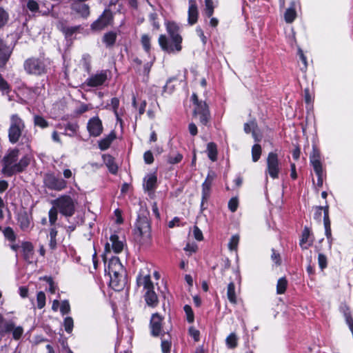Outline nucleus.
Wrapping results in <instances>:
<instances>
[{
    "mask_svg": "<svg viewBox=\"0 0 353 353\" xmlns=\"http://www.w3.org/2000/svg\"><path fill=\"white\" fill-rule=\"evenodd\" d=\"M21 2H25L26 4L23 5V9L27 12H30L32 16H35L37 13L40 12L39 4L36 0H21Z\"/></svg>",
    "mask_w": 353,
    "mask_h": 353,
    "instance_id": "nucleus-28",
    "label": "nucleus"
},
{
    "mask_svg": "<svg viewBox=\"0 0 353 353\" xmlns=\"http://www.w3.org/2000/svg\"><path fill=\"white\" fill-rule=\"evenodd\" d=\"M60 312L62 315L68 314L70 312V305L68 300H63L60 305Z\"/></svg>",
    "mask_w": 353,
    "mask_h": 353,
    "instance_id": "nucleus-61",
    "label": "nucleus"
},
{
    "mask_svg": "<svg viewBox=\"0 0 353 353\" xmlns=\"http://www.w3.org/2000/svg\"><path fill=\"white\" fill-rule=\"evenodd\" d=\"M149 21L151 22L153 28L155 30H159L160 28V24L159 22L158 14L156 12H152L149 14Z\"/></svg>",
    "mask_w": 353,
    "mask_h": 353,
    "instance_id": "nucleus-59",
    "label": "nucleus"
},
{
    "mask_svg": "<svg viewBox=\"0 0 353 353\" xmlns=\"http://www.w3.org/2000/svg\"><path fill=\"white\" fill-rule=\"evenodd\" d=\"M314 238L310 228L305 226L301 234L299 245L302 250H307L313 245Z\"/></svg>",
    "mask_w": 353,
    "mask_h": 353,
    "instance_id": "nucleus-19",
    "label": "nucleus"
},
{
    "mask_svg": "<svg viewBox=\"0 0 353 353\" xmlns=\"http://www.w3.org/2000/svg\"><path fill=\"white\" fill-rule=\"evenodd\" d=\"M205 8L203 10V16L205 18L211 17L214 12L213 0H204Z\"/></svg>",
    "mask_w": 353,
    "mask_h": 353,
    "instance_id": "nucleus-39",
    "label": "nucleus"
},
{
    "mask_svg": "<svg viewBox=\"0 0 353 353\" xmlns=\"http://www.w3.org/2000/svg\"><path fill=\"white\" fill-rule=\"evenodd\" d=\"M110 276L109 286L116 292L122 291L128 283L127 273Z\"/></svg>",
    "mask_w": 353,
    "mask_h": 353,
    "instance_id": "nucleus-18",
    "label": "nucleus"
},
{
    "mask_svg": "<svg viewBox=\"0 0 353 353\" xmlns=\"http://www.w3.org/2000/svg\"><path fill=\"white\" fill-rule=\"evenodd\" d=\"M40 280L45 281L49 284L48 291L50 294H54L57 289V285L55 284L52 276H44L40 278Z\"/></svg>",
    "mask_w": 353,
    "mask_h": 353,
    "instance_id": "nucleus-50",
    "label": "nucleus"
},
{
    "mask_svg": "<svg viewBox=\"0 0 353 353\" xmlns=\"http://www.w3.org/2000/svg\"><path fill=\"white\" fill-rule=\"evenodd\" d=\"M14 327V322L12 321H6L3 316L0 314V335L4 336L10 333L11 330Z\"/></svg>",
    "mask_w": 353,
    "mask_h": 353,
    "instance_id": "nucleus-31",
    "label": "nucleus"
},
{
    "mask_svg": "<svg viewBox=\"0 0 353 353\" xmlns=\"http://www.w3.org/2000/svg\"><path fill=\"white\" fill-rule=\"evenodd\" d=\"M110 241L112 243V248L114 252L118 254L122 252L123 250V243L122 241L119 240V237L117 234L114 233L111 234Z\"/></svg>",
    "mask_w": 353,
    "mask_h": 353,
    "instance_id": "nucleus-32",
    "label": "nucleus"
},
{
    "mask_svg": "<svg viewBox=\"0 0 353 353\" xmlns=\"http://www.w3.org/2000/svg\"><path fill=\"white\" fill-rule=\"evenodd\" d=\"M310 161L314 169L323 168L321 162L320 151L316 147H313L312 148V152L310 157Z\"/></svg>",
    "mask_w": 353,
    "mask_h": 353,
    "instance_id": "nucleus-30",
    "label": "nucleus"
},
{
    "mask_svg": "<svg viewBox=\"0 0 353 353\" xmlns=\"http://www.w3.org/2000/svg\"><path fill=\"white\" fill-rule=\"evenodd\" d=\"M117 39V32L110 30L103 34L101 41L107 48H112L115 45Z\"/></svg>",
    "mask_w": 353,
    "mask_h": 353,
    "instance_id": "nucleus-26",
    "label": "nucleus"
},
{
    "mask_svg": "<svg viewBox=\"0 0 353 353\" xmlns=\"http://www.w3.org/2000/svg\"><path fill=\"white\" fill-rule=\"evenodd\" d=\"M225 343L228 348L234 349L238 346V337L234 332L230 333L225 339Z\"/></svg>",
    "mask_w": 353,
    "mask_h": 353,
    "instance_id": "nucleus-42",
    "label": "nucleus"
},
{
    "mask_svg": "<svg viewBox=\"0 0 353 353\" xmlns=\"http://www.w3.org/2000/svg\"><path fill=\"white\" fill-rule=\"evenodd\" d=\"M190 336H192L194 341L198 342L200 340V332L194 327H190L188 330Z\"/></svg>",
    "mask_w": 353,
    "mask_h": 353,
    "instance_id": "nucleus-64",
    "label": "nucleus"
},
{
    "mask_svg": "<svg viewBox=\"0 0 353 353\" xmlns=\"http://www.w3.org/2000/svg\"><path fill=\"white\" fill-rule=\"evenodd\" d=\"M207 153L208 158L212 161L214 162L217 160V145L214 142H210L207 144Z\"/></svg>",
    "mask_w": 353,
    "mask_h": 353,
    "instance_id": "nucleus-34",
    "label": "nucleus"
},
{
    "mask_svg": "<svg viewBox=\"0 0 353 353\" xmlns=\"http://www.w3.org/2000/svg\"><path fill=\"white\" fill-rule=\"evenodd\" d=\"M111 76L109 70H101L95 74H91L84 82V85L90 88H97L105 84Z\"/></svg>",
    "mask_w": 353,
    "mask_h": 353,
    "instance_id": "nucleus-11",
    "label": "nucleus"
},
{
    "mask_svg": "<svg viewBox=\"0 0 353 353\" xmlns=\"http://www.w3.org/2000/svg\"><path fill=\"white\" fill-rule=\"evenodd\" d=\"M141 43L142 45V47L144 50V51L150 54L151 51V38L147 34H143L141 35Z\"/></svg>",
    "mask_w": 353,
    "mask_h": 353,
    "instance_id": "nucleus-41",
    "label": "nucleus"
},
{
    "mask_svg": "<svg viewBox=\"0 0 353 353\" xmlns=\"http://www.w3.org/2000/svg\"><path fill=\"white\" fill-rule=\"evenodd\" d=\"M119 104H120V101L117 97L112 98V99H111L112 109L118 119H119L118 109L119 107Z\"/></svg>",
    "mask_w": 353,
    "mask_h": 353,
    "instance_id": "nucleus-63",
    "label": "nucleus"
},
{
    "mask_svg": "<svg viewBox=\"0 0 353 353\" xmlns=\"http://www.w3.org/2000/svg\"><path fill=\"white\" fill-rule=\"evenodd\" d=\"M163 317L159 313H154L152 315L150 321V334L154 337H164L167 332L163 330Z\"/></svg>",
    "mask_w": 353,
    "mask_h": 353,
    "instance_id": "nucleus-13",
    "label": "nucleus"
},
{
    "mask_svg": "<svg viewBox=\"0 0 353 353\" xmlns=\"http://www.w3.org/2000/svg\"><path fill=\"white\" fill-rule=\"evenodd\" d=\"M258 128V124L255 119L250 120L248 123H245L243 125V130L246 134H250L254 130Z\"/></svg>",
    "mask_w": 353,
    "mask_h": 353,
    "instance_id": "nucleus-51",
    "label": "nucleus"
},
{
    "mask_svg": "<svg viewBox=\"0 0 353 353\" xmlns=\"http://www.w3.org/2000/svg\"><path fill=\"white\" fill-rule=\"evenodd\" d=\"M17 221L21 230H27L30 224V219L27 212L24 211L18 214Z\"/></svg>",
    "mask_w": 353,
    "mask_h": 353,
    "instance_id": "nucleus-33",
    "label": "nucleus"
},
{
    "mask_svg": "<svg viewBox=\"0 0 353 353\" xmlns=\"http://www.w3.org/2000/svg\"><path fill=\"white\" fill-rule=\"evenodd\" d=\"M26 128L25 122L17 114H12L10 124L8 128V139L12 144L17 143Z\"/></svg>",
    "mask_w": 353,
    "mask_h": 353,
    "instance_id": "nucleus-5",
    "label": "nucleus"
},
{
    "mask_svg": "<svg viewBox=\"0 0 353 353\" xmlns=\"http://www.w3.org/2000/svg\"><path fill=\"white\" fill-rule=\"evenodd\" d=\"M71 9L84 19H86L90 14L89 6L78 0H74L71 4Z\"/></svg>",
    "mask_w": 353,
    "mask_h": 353,
    "instance_id": "nucleus-22",
    "label": "nucleus"
},
{
    "mask_svg": "<svg viewBox=\"0 0 353 353\" xmlns=\"http://www.w3.org/2000/svg\"><path fill=\"white\" fill-rule=\"evenodd\" d=\"M227 297L230 303L233 305L237 304V299L235 292V284L234 282H230L227 288Z\"/></svg>",
    "mask_w": 353,
    "mask_h": 353,
    "instance_id": "nucleus-35",
    "label": "nucleus"
},
{
    "mask_svg": "<svg viewBox=\"0 0 353 353\" xmlns=\"http://www.w3.org/2000/svg\"><path fill=\"white\" fill-rule=\"evenodd\" d=\"M21 249L24 261L28 263H32L34 255L33 244L30 241H23L21 243Z\"/></svg>",
    "mask_w": 353,
    "mask_h": 353,
    "instance_id": "nucleus-21",
    "label": "nucleus"
},
{
    "mask_svg": "<svg viewBox=\"0 0 353 353\" xmlns=\"http://www.w3.org/2000/svg\"><path fill=\"white\" fill-rule=\"evenodd\" d=\"M86 128L89 135L92 137H99L103 131L102 121L98 116L90 118Z\"/></svg>",
    "mask_w": 353,
    "mask_h": 353,
    "instance_id": "nucleus-15",
    "label": "nucleus"
},
{
    "mask_svg": "<svg viewBox=\"0 0 353 353\" xmlns=\"http://www.w3.org/2000/svg\"><path fill=\"white\" fill-rule=\"evenodd\" d=\"M183 310L186 314V320L189 323H192L194 321V314L192 307L190 305H185Z\"/></svg>",
    "mask_w": 353,
    "mask_h": 353,
    "instance_id": "nucleus-54",
    "label": "nucleus"
},
{
    "mask_svg": "<svg viewBox=\"0 0 353 353\" xmlns=\"http://www.w3.org/2000/svg\"><path fill=\"white\" fill-rule=\"evenodd\" d=\"M79 128V126L77 123L68 122L65 125V132H63V134L69 137H74L77 134Z\"/></svg>",
    "mask_w": 353,
    "mask_h": 353,
    "instance_id": "nucleus-38",
    "label": "nucleus"
},
{
    "mask_svg": "<svg viewBox=\"0 0 353 353\" xmlns=\"http://www.w3.org/2000/svg\"><path fill=\"white\" fill-rule=\"evenodd\" d=\"M315 251L319 252L318 254V264L319 267L321 269V270L323 271L325 268L327 267V256L321 253V248L319 246H315Z\"/></svg>",
    "mask_w": 353,
    "mask_h": 353,
    "instance_id": "nucleus-37",
    "label": "nucleus"
},
{
    "mask_svg": "<svg viewBox=\"0 0 353 353\" xmlns=\"http://www.w3.org/2000/svg\"><path fill=\"white\" fill-rule=\"evenodd\" d=\"M10 19L8 12L0 6V30L6 26Z\"/></svg>",
    "mask_w": 353,
    "mask_h": 353,
    "instance_id": "nucleus-46",
    "label": "nucleus"
},
{
    "mask_svg": "<svg viewBox=\"0 0 353 353\" xmlns=\"http://www.w3.org/2000/svg\"><path fill=\"white\" fill-rule=\"evenodd\" d=\"M288 285V281L285 276L279 279L276 283V293L278 294H283L286 292Z\"/></svg>",
    "mask_w": 353,
    "mask_h": 353,
    "instance_id": "nucleus-40",
    "label": "nucleus"
},
{
    "mask_svg": "<svg viewBox=\"0 0 353 353\" xmlns=\"http://www.w3.org/2000/svg\"><path fill=\"white\" fill-rule=\"evenodd\" d=\"M3 232L4 237L10 242H14L17 239V235L14 231V230L10 227H6L3 230H1Z\"/></svg>",
    "mask_w": 353,
    "mask_h": 353,
    "instance_id": "nucleus-43",
    "label": "nucleus"
},
{
    "mask_svg": "<svg viewBox=\"0 0 353 353\" xmlns=\"http://www.w3.org/2000/svg\"><path fill=\"white\" fill-rule=\"evenodd\" d=\"M149 214V212L147 210H140L138 213L134 224V235L145 239H151V221Z\"/></svg>",
    "mask_w": 353,
    "mask_h": 353,
    "instance_id": "nucleus-3",
    "label": "nucleus"
},
{
    "mask_svg": "<svg viewBox=\"0 0 353 353\" xmlns=\"http://www.w3.org/2000/svg\"><path fill=\"white\" fill-rule=\"evenodd\" d=\"M166 335L167 337H165V336L164 337L161 336V347L162 353H170L172 347L171 336L168 332Z\"/></svg>",
    "mask_w": 353,
    "mask_h": 353,
    "instance_id": "nucleus-36",
    "label": "nucleus"
},
{
    "mask_svg": "<svg viewBox=\"0 0 353 353\" xmlns=\"http://www.w3.org/2000/svg\"><path fill=\"white\" fill-rule=\"evenodd\" d=\"M137 285H143L145 290L144 299L146 304L151 307H156L159 304V298L154 290V284L150 274L143 276L139 274L137 278Z\"/></svg>",
    "mask_w": 353,
    "mask_h": 353,
    "instance_id": "nucleus-4",
    "label": "nucleus"
},
{
    "mask_svg": "<svg viewBox=\"0 0 353 353\" xmlns=\"http://www.w3.org/2000/svg\"><path fill=\"white\" fill-rule=\"evenodd\" d=\"M59 212L66 217H70L75 212V205L70 195L63 194L51 201Z\"/></svg>",
    "mask_w": 353,
    "mask_h": 353,
    "instance_id": "nucleus-6",
    "label": "nucleus"
},
{
    "mask_svg": "<svg viewBox=\"0 0 353 353\" xmlns=\"http://www.w3.org/2000/svg\"><path fill=\"white\" fill-rule=\"evenodd\" d=\"M63 327H64L65 331L67 333L70 334L72 332L73 327H74V321L71 316H67L64 319Z\"/></svg>",
    "mask_w": 353,
    "mask_h": 353,
    "instance_id": "nucleus-56",
    "label": "nucleus"
},
{
    "mask_svg": "<svg viewBox=\"0 0 353 353\" xmlns=\"http://www.w3.org/2000/svg\"><path fill=\"white\" fill-rule=\"evenodd\" d=\"M34 124L42 129L46 128L49 126V122L41 115H35L34 117Z\"/></svg>",
    "mask_w": 353,
    "mask_h": 353,
    "instance_id": "nucleus-47",
    "label": "nucleus"
},
{
    "mask_svg": "<svg viewBox=\"0 0 353 353\" xmlns=\"http://www.w3.org/2000/svg\"><path fill=\"white\" fill-rule=\"evenodd\" d=\"M267 172L273 179H278L280 172L278 154L271 152L267 158Z\"/></svg>",
    "mask_w": 353,
    "mask_h": 353,
    "instance_id": "nucleus-14",
    "label": "nucleus"
},
{
    "mask_svg": "<svg viewBox=\"0 0 353 353\" xmlns=\"http://www.w3.org/2000/svg\"><path fill=\"white\" fill-rule=\"evenodd\" d=\"M262 152L261 145L256 143L252 148V158L254 162L259 160Z\"/></svg>",
    "mask_w": 353,
    "mask_h": 353,
    "instance_id": "nucleus-49",
    "label": "nucleus"
},
{
    "mask_svg": "<svg viewBox=\"0 0 353 353\" xmlns=\"http://www.w3.org/2000/svg\"><path fill=\"white\" fill-rule=\"evenodd\" d=\"M44 185L50 190L61 191L67 188V181L57 176L54 172H48L43 177Z\"/></svg>",
    "mask_w": 353,
    "mask_h": 353,
    "instance_id": "nucleus-10",
    "label": "nucleus"
},
{
    "mask_svg": "<svg viewBox=\"0 0 353 353\" xmlns=\"http://www.w3.org/2000/svg\"><path fill=\"white\" fill-rule=\"evenodd\" d=\"M239 242V236L237 234L232 236L228 243V248L231 251L236 250Z\"/></svg>",
    "mask_w": 353,
    "mask_h": 353,
    "instance_id": "nucleus-58",
    "label": "nucleus"
},
{
    "mask_svg": "<svg viewBox=\"0 0 353 353\" xmlns=\"http://www.w3.org/2000/svg\"><path fill=\"white\" fill-rule=\"evenodd\" d=\"M102 157L109 172L112 174H116L118 172V165L115 163L114 158L110 154H103Z\"/></svg>",
    "mask_w": 353,
    "mask_h": 353,
    "instance_id": "nucleus-29",
    "label": "nucleus"
},
{
    "mask_svg": "<svg viewBox=\"0 0 353 353\" xmlns=\"http://www.w3.org/2000/svg\"><path fill=\"white\" fill-rule=\"evenodd\" d=\"M271 259L276 266H280L282 263L281 254L274 248L272 249Z\"/></svg>",
    "mask_w": 353,
    "mask_h": 353,
    "instance_id": "nucleus-60",
    "label": "nucleus"
},
{
    "mask_svg": "<svg viewBox=\"0 0 353 353\" xmlns=\"http://www.w3.org/2000/svg\"><path fill=\"white\" fill-rule=\"evenodd\" d=\"M183 154L179 152H177L175 155L169 154L167 157V162L171 165L177 164L183 160Z\"/></svg>",
    "mask_w": 353,
    "mask_h": 353,
    "instance_id": "nucleus-53",
    "label": "nucleus"
},
{
    "mask_svg": "<svg viewBox=\"0 0 353 353\" xmlns=\"http://www.w3.org/2000/svg\"><path fill=\"white\" fill-rule=\"evenodd\" d=\"M19 154L18 148L10 149L2 159L3 168L1 172L6 176H12V165L17 161Z\"/></svg>",
    "mask_w": 353,
    "mask_h": 353,
    "instance_id": "nucleus-9",
    "label": "nucleus"
},
{
    "mask_svg": "<svg viewBox=\"0 0 353 353\" xmlns=\"http://www.w3.org/2000/svg\"><path fill=\"white\" fill-rule=\"evenodd\" d=\"M30 163V157L29 155H24L21 158L18 163H15L12 165V176L24 172Z\"/></svg>",
    "mask_w": 353,
    "mask_h": 353,
    "instance_id": "nucleus-24",
    "label": "nucleus"
},
{
    "mask_svg": "<svg viewBox=\"0 0 353 353\" xmlns=\"http://www.w3.org/2000/svg\"><path fill=\"white\" fill-rule=\"evenodd\" d=\"M114 23V15L111 10L105 9L102 14L90 25L93 32H100Z\"/></svg>",
    "mask_w": 353,
    "mask_h": 353,
    "instance_id": "nucleus-7",
    "label": "nucleus"
},
{
    "mask_svg": "<svg viewBox=\"0 0 353 353\" xmlns=\"http://www.w3.org/2000/svg\"><path fill=\"white\" fill-rule=\"evenodd\" d=\"M57 28L64 34L65 38H70L81 29V26L68 27L63 21H58Z\"/></svg>",
    "mask_w": 353,
    "mask_h": 353,
    "instance_id": "nucleus-23",
    "label": "nucleus"
},
{
    "mask_svg": "<svg viewBox=\"0 0 353 353\" xmlns=\"http://www.w3.org/2000/svg\"><path fill=\"white\" fill-rule=\"evenodd\" d=\"M216 174L213 170H210L201 185V210H204L206 208L204 207L205 203H208L212 192V186Z\"/></svg>",
    "mask_w": 353,
    "mask_h": 353,
    "instance_id": "nucleus-8",
    "label": "nucleus"
},
{
    "mask_svg": "<svg viewBox=\"0 0 353 353\" xmlns=\"http://www.w3.org/2000/svg\"><path fill=\"white\" fill-rule=\"evenodd\" d=\"M239 206V200L236 197L231 198L228 201V208L232 212L237 210Z\"/></svg>",
    "mask_w": 353,
    "mask_h": 353,
    "instance_id": "nucleus-62",
    "label": "nucleus"
},
{
    "mask_svg": "<svg viewBox=\"0 0 353 353\" xmlns=\"http://www.w3.org/2000/svg\"><path fill=\"white\" fill-rule=\"evenodd\" d=\"M199 18V9L195 0L188 1V22L190 26L197 23Z\"/></svg>",
    "mask_w": 353,
    "mask_h": 353,
    "instance_id": "nucleus-20",
    "label": "nucleus"
},
{
    "mask_svg": "<svg viewBox=\"0 0 353 353\" xmlns=\"http://www.w3.org/2000/svg\"><path fill=\"white\" fill-rule=\"evenodd\" d=\"M193 116L199 117L201 125L208 127L210 126L211 113L209 105L206 102L200 103L199 106L194 108Z\"/></svg>",
    "mask_w": 353,
    "mask_h": 353,
    "instance_id": "nucleus-12",
    "label": "nucleus"
},
{
    "mask_svg": "<svg viewBox=\"0 0 353 353\" xmlns=\"http://www.w3.org/2000/svg\"><path fill=\"white\" fill-rule=\"evenodd\" d=\"M52 61L44 54L39 57L27 58L23 64L25 72L31 76L42 77L48 74L51 70Z\"/></svg>",
    "mask_w": 353,
    "mask_h": 353,
    "instance_id": "nucleus-2",
    "label": "nucleus"
},
{
    "mask_svg": "<svg viewBox=\"0 0 353 353\" xmlns=\"http://www.w3.org/2000/svg\"><path fill=\"white\" fill-rule=\"evenodd\" d=\"M23 328L21 326L15 327V324L14 323V327L11 330L12 338L15 341L19 340L23 334Z\"/></svg>",
    "mask_w": 353,
    "mask_h": 353,
    "instance_id": "nucleus-55",
    "label": "nucleus"
},
{
    "mask_svg": "<svg viewBox=\"0 0 353 353\" xmlns=\"http://www.w3.org/2000/svg\"><path fill=\"white\" fill-rule=\"evenodd\" d=\"M116 138H117L116 132L114 130L111 131L108 136L101 139L99 141L98 145H99V149L102 151L108 150L110 147L114 139H116Z\"/></svg>",
    "mask_w": 353,
    "mask_h": 353,
    "instance_id": "nucleus-27",
    "label": "nucleus"
},
{
    "mask_svg": "<svg viewBox=\"0 0 353 353\" xmlns=\"http://www.w3.org/2000/svg\"><path fill=\"white\" fill-rule=\"evenodd\" d=\"M296 18V12L294 8H288L284 14V19L286 23H291Z\"/></svg>",
    "mask_w": 353,
    "mask_h": 353,
    "instance_id": "nucleus-45",
    "label": "nucleus"
},
{
    "mask_svg": "<svg viewBox=\"0 0 353 353\" xmlns=\"http://www.w3.org/2000/svg\"><path fill=\"white\" fill-rule=\"evenodd\" d=\"M105 271L109 276L126 273V270L118 256H112L110 259L108 266L105 268Z\"/></svg>",
    "mask_w": 353,
    "mask_h": 353,
    "instance_id": "nucleus-17",
    "label": "nucleus"
},
{
    "mask_svg": "<svg viewBox=\"0 0 353 353\" xmlns=\"http://www.w3.org/2000/svg\"><path fill=\"white\" fill-rule=\"evenodd\" d=\"M48 216L50 225H54L58 218V210L54 205L50 209Z\"/></svg>",
    "mask_w": 353,
    "mask_h": 353,
    "instance_id": "nucleus-52",
    "label": "nucleus"
},
{
    "mask_svg": "<svg viewBox=\"0 0 353 353\" xmlns=\"http://www.w3.org/2000/svg\"><path fill=\"white\" fill-rule=\"evenodd\" d=\"M11 90V85L0 73V92L2 93V94H8Z\"/></svg>",
    "mask_w": 353,
    "mask_h": 353,
    "instance_id": "nucleus-44",
    "label": "nucleus"
},
{
    "mask_svg": "<svg viewBox=\"0 0 353 353\" xmlns=\"http://www.w3.org/2000/svg\"><path fill=\"white\" fill-rule=\"evenodd\" d=\"M143 188L147 192H154L157 188V175L156 172L148 174L143 179Z\"/></svg>",
    "mask_w": 353,
    "mask_h": 353,
    "instance_id": "nucleus-25",
    "label": "nucleus"
},
{
    "mask_svg": "<svg viewBox=\"0 0 353 353\" xmlns=\"http://www.w3.org/2000/svg\"><path fill=\"white\" fill-rule=\"evenodd\" d=\"M166 30L169 35L160 34L158 42L161 49L168 54L178 53L182 50L183 37L179 33V27L174 21L166 23Z\"/></svg>",
    "mask_w": 353,
    "mask_h": 353,
    "instance_id": "nucleus-1",
    "label": "nucleus"
},
{
    "mask_svg": "<svg viewBox=\"0 0 353 353\" xmlns=\"http://www.w3.org/2000/svg\"><path fill=\"white\" fill-rule=\"evenodd\" d=\"M178 79L176 77H170L166 82V84L163 86V92L172 94L174 90H175V86L174 85H171V83L174 81H177Z\"/></svg>",
    "mask_w": 353,
    "mask_h": 353,
    "instance_id": "nucleus-48",
    "label": "nucleus"
},
{
    "mask_svg": "<svg viewBox=\"0 0 353 353\" xmlns=\"http://www.w3.org/2000/svg\"><path fill=\"white\" fill-rule=\"evenodd\" d=\"M13 52V47L7 44L6 41L0 37V69L6 68Z\"/></svg>",
    "mask_w": 353,
    "mask_h": 353,
    "instance_id": "nucleus-16",
    "label": "nucleus"
},
{
    "mask_svg": "<svg viewBox=\"0 0 353 353\" xmlns=\"http://www.w3.org/2000/svg\"><path fill=\"white\" fill-rule=\"evenodd\" d=\"M46 294L43 292L40 291L37 294V307L39 309H42L46 305Z\"/></svg>",
    "mask_w": 353,
    "mask_h": 353,
    "instance_id": "nucleus-57",
    "label": "nucleus"
}]
</instances>
